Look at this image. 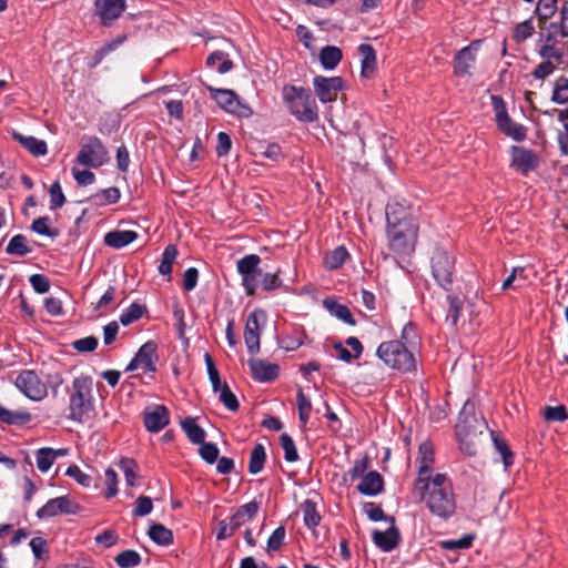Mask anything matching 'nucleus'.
Returning <instances> with one entry per match:
<instances>
[{
  "label": "nucleus",
  "mask_w": 568,
  "mask_h": 568,
  "mask_svg": "<svg viewBox=\"0 0 568 568\" xmlns=\"http://www.w3.org/2000/svg\"><path fill=\"white\" fill-rule=\"evenodd\" d=\"M455 428L460 449L469 456L476 455L478 437L487 429V423L483 416L476 415L471 400L464 403Z\"/></svg>",
  "instance_id": "obj_1"
},
{
  "label": "nucleus",
  "mask_w": 568,
  "mask_h": 568,
  "mask_svg": "<svg viewBox=\"0 0 568 568\" xmlns=\"http://www.w3.org/2000/svg\"><path fill=\"white\" fill-rule=\"evenodd\" d=\"M94 414L93 379L91 376H79L72 381L69 390V419L85 423Z\"/></svg>",
  "instance_id": "obj_2"
},
{
  "label": "nucleus",
  "mask_w": 568,
  "mask_h": 568,
  "mask_svg": "<svg viewBox=\"0 0 568 568\" xmlns=\"http://www.w3.org/2000/svg\"><path fill=\"white\" fill-rule=\"evenodd\" d=\"M283 101L288 112L298 121L313 123L318 120V108L310 89L285 85L283 88Z\"/></svg>",
  "instance_id": "obj_3"
},
{
  "label": "nucleus",
  "mask_w": 568,
  "mask_h": 568,
  "mask_svg": "<svg viewBox=\"0 0 568 568\" xmlns=\"http://www.w3.org/2000/svg\"><path fill=\"white\" fill-rule=\"evenodd\" d=\"M379 359H382L388 367L408 373L416 369V359L412 349L407 348L403 342L388 341L383 342L376 352Z\"/></svg>",
  "instance_id": "obj_4"
},
{
  "label": "nucleus",
  "mask_w": 568,
  "mask_h": 568,
  "mask_svg": "<svg viewBox=\"0 0 568 568\" xmlns=\"http://www.w3.org/2000/svg\"><path fill=\"white\" fill-rule=\"evenodd\" d=\"M455 256L442 246H435L430 257L432 275L445 291H450L455 275Z\"/></svg>",
  "instance_id": "obj_5"
},
{
  "label": "nucleus",
  "mask_w": 568,
  "mask_h": 568,
  "mask_svg": "<svg viewBox=\"0 0 568 568\" xmlns=\"http://www.w3.org/2000/svg\"><path fill=\"white\" fill-rule=\"evenodd\" d=\"M418 222H405L387 226L390 248L398 254H409L417 243Z\"/></svg>",
  "instance_id": "obj_6"
},
{
  "label": "nucleus",
  "mask_w": 568,
  "mask_h": 568,
  "mask_svg": "<svg viewBox=\"0 0 568 568\" xmlns=\"http://www.w3.org/2000/svg\"><path fill=\"white\" fill-rule=\"evenodd\" d=\"M206 88L211 94V98L225 112L243 119H247L253 114L251 106L243 102L233 90L217 89L211 85H207Z\"/></svg>",
  "instance_id": "obj_7"
},
{
  "label": "nucleus",
  "mask_w": 568,
  "mask_h": 568,
  "mask_svg": "<svg viewBox=\"0 0 568 568\" xmlns=\"http://www.w3.org/2000/svg\"><path fill=\"white\" fill-rule=\"evenodd\" d=\"M491 104L495 112L498 129L507 136L517 142H521L527 136V129L511 120L507 112V106L503 98L498 95L491 97Z\"/></svg>",
  "instance_id": "obj_8"
},
{
  "label": "nucleus",
  "mask_w": 568,
  "mask_h": 568,
  "mask_svg": "<svg viewBox=\"0 0 568 568\" xmlns=\"http://www.w3.org/2000/svg\"><path fill=\"white\" fill-rule=\"evenodd\" d=\"M418 477L415 480V489L419 493L420 498H424L429 488V477L433 471L434 465V447L428 440L423 442L418 447Z\"/></svg>",
  "instance_id": "obj_9"
},
{
  "label": "nucleus",
  "mask_w": 568,
  "mask_h": 568,
  "mask_svg": "<svg viewBox=\"0 0 568 568\" xmlns=\"http://www.w3.org/2000/svg\"><path fill=\"white\" fill-rule=\"evenodd\" d=\"M430 513L440 519L447 520L456 510V499L453 488L430 490L427 498Z\"/></svg>",
  "instance_id": "obj_10"
},
{
  "label": "nucleus",
  "mask_w": 568,
  "mask_h": 568,
  "mask_svg": "<svg viewBox=\"0 0 568 568\" xmlns=\"http://www.w3.org/2000/svg\"><path fill=\"white\" fill-rule=\"evenodd\" d=\"M109 160L108 151L97 136H89L81 145L77 162L84 166L99 168Z\"/></svg>",
  "instance_id": "obj_11"
},
{
  "label": "nucleus",
  "mask_w": 568,
  "mask_h": 568,
  "mask_svg": "<svg viewBox=\"0 0 568 568\" xmlns=\"http://www.w3.org/2000/svg\"><path fill=\"white\" fill-rule=\"evenodd\" d=\"M17 388L32 400H41L47 394V385L40 379L38 374L31 369H24L19 373L14 381Z\"/></svg>",
  "instance_id": "obj_12"
},
{
  "label": "nucleus",
  "mask_w": 568,
  "mask_h": 568,
  "mask_svg": "<svg viewBox=\"0 0 568 568\" xmlns=\"http://www.w3.org/2000/svg\"><path fill=\"white\" fill-rule=\"evenodd\" d=\"M483 40H474L468 45L462 48L454 58V73L458 77H470L471 70L477 60V53L480 50Z\"/></svg>",
  "instance_id": "obj_13"
},
{
  "label": "nucleus",
  "mask_w": 568,
  "mask_h": 568,
  "mask_svg": "<svg viewBox=\"0 0 568 568\" xmlns=\"http://www.w3.org/2000/svg\"><path fill=\"white\" fill-rule=\"evenodd\" d=\"M159 359L158 345L153 341L144 343L129 363L126 371L132 372L141 367L144 373H154Z\"/></svg>",
  "instance_id": "obj_14"
},
{
  "label": "nucleus",
  "mask_w": 568,
  "mask_h": 568,
  "mask_svg": "<svg viewBox=\"0 0 568 568\" xmlns=\"http://www.w3.org/2000/svg\"><path fill=\"white\" fill-rule=\"evenodd\" d=\"M79 510V504H77L68 495H65L49 499L41 508L37 510L36 515L39 519H44L61 514L74 515Z\"/></svg>",
  "instance_id": "obj_15"
},
{
  "label": "nucleus",
  "mask_w": 568,
  "mask_h": 568,
  "mask_svg": "<svg viewBox=\"0 0 568 568\" xmlns=\"http://www.w3.org/2000/svg\"><path fill=\"white\" fill-rule=\"evenodd\" d=\"M266 320V312L264 310H254L247 317L244 327V341L247 352L255 355L260 351V321Z\"/></svg>",
  "instance_id": "obj_16"
},
{
  "label": "nucleus",
  "mask_w": 568,
  "mask_h": 568,
  "mask_svg": "<svg viewBox=\"0 0 568 568\" xmlns=\"http://www.w3.org/2000/svg\"><path fill=\"white\" fill-rule=\"evenodd\" d=\"M314 90L322 103H329L336 100L338 91L343 89L341 77L325 78L317 75L313 81Z\"/></svg>",
  "instance_id": "obj_17"
},
{
  "label": "nucleus",
  "mask_w": 568,
  "mask_h": 568,
  "mask_svg": "<svg viewBox=\"0 0 568 568\" xmlns=\"http://www.w3.org/2000/svg\"><path fill=\"white\" fill-rule=\"evenodd\" d=\"M387 226L400 225L405 222H417L415 210L405 201H393L386 205Z\"/></svg>",
  "instance_id": "obj_18"
},
{
  "label": "nucleus",
  "mask_w": 568,
  "mask_h": 568,
  "mask_svg": "<svg viewBox=\"0 0 568 568\" xmlns=\"http://www.w3.org/2000/svg\"><path fill=\"white\" fill-rule=\"evenodd\" d=\"M95 12L103 26H110L126 10L125 0H95Z\"/></svg>",
  "instance_id": "obj_19"
},
{
  "label": "nucleus",
  "mask_w": 568,
  "mask_h": 568,
  "mask_svg": "<svg viewBox=\"0 0 568 568\" xmlns=\"http://www.w3.org/2000/svg\"><path fill=\"white\" fill-rule=\"evenodd\" d=\"M390 526L385 531L374 530L372 539L374 544L385 552H389L395 549L400 540V534L395 525V518L389 517Z\"/></svg>",
  "instance_id": "obj_20"
},
{
  "label": "nucleus",
  "mask_w": 568,
  "mask_h": 568,
  "mask_svg": "<svg viewBox=\"0 0 568 568\" xmlns=\"http://www.w3.org/2000/svg\"><path fill=\"white\" fill-rule=\"evenodd\" d=\"M510 152L511 166L524 174L532 171L538 165L537 155L531 150L513 145Z\"/></svg>",
  "instance_id": "obj_21"
},
{
  "label": "nucleus",
  "mask_w": 568,
  "mask_h": 568,
  "mask_svg": "<svg viewBox=\"0 0 568 568\" xmlns=\"http://www.w3.org/2000/svg\"><path fill=\"white\" fill-rule=\"evenodd\" d=\"M143 422L149 432L159 433L170 424V412L164 405H155L144 412Z\"/></svg>",
  "instance_id": "obj_22"
},
{
  "label": "nucleus",
  "mask_w": 568,
  "mask_h": 568,
  "mask_svg": "<svg viewBox=\"0 0 568 568\" xmlns=\"http://www.w3.org/2000/svg\"><path fill=\"white\" fill-rule=\"evenodd\" d=\"M252 377L260 383L272 382L280 374V366L260 358H251L248 361Z\"/></svg>",
  "instance_id": "obj_23"
},
{
  "label": "nucleus",
  "mask_w": 568,
  "mask_h": 568,
  "mask_svg": "<svg viewBox=\"0 0 568 568\" xmlns=\"http://www.w3.org/2000/svg\"><path fill=\"white\" fill-rule=\"evenodd\" d=\"M261 264V257L257 254H248L236 262V270L242 276V286L245 293L253 291V271Z\"/></svg>",
  "instance_id": "obj_24"
},
{
  "label": "nucleus",
  "mask_w": 568,
  "mask_h": 568,
  "mask_svg": "<svg viewBox=\"0 0 568 568\" xmlns=\"http://www.w3.org/2000/svg\"><path fill=\"white\" fill-rule=\"evenodd\" d=\"M358 493L365 496H376L384 490V479L377 470H371L363 476L357 486Z\"/></svg>",
  "instance_id": "obj_25"
},
{
  "label": "nucleus",
  "mask_w": 568,
  "mask_h": 568,
  "mask_svg": "<svg viewBox=\"0 0 568 568\" xmlns=\"http://www.w3.org/2000/svg\"><path fill=\"white\" fill-rule=\"evenodd\" d=\"M358 52L362 57L361 74L364 78H371L376 70V52L375 49L367 43L358 47Z\"/></svg>",
  "instance_id": "obj_26"
},
{
  "label": "nucleus",
  "mask_w": 568,
  "mask_h": 568,
  "mask_svg": "<svg viewBox=\"0 0 568 568\" xmlns=\"http://www.w3.org/2000/svg\"><path fill=\"white\" fill-rule=\"evenodd\" d=\"M138 239L135 231H111L104 235V244L113 248H122Z\"/></svg>",
  "instance_id": "obj_27"
},
{
  "label": "nucleus",
  "mask_w": 568,
  "mask_h": 568,
  "mask_svg": "<svg viewBox=\"0 0 568 568\" xmlns=\"http://www.w3.org/2000/svg\"><path fill=\"white\" fill-rule=\"evenodd\" d=\"M181 428L192 444L200 445L205 440L206 433L196 423V419L194 417H186L183 420H181Z\"/></svg>",
  "instance_id": "obj_28"
},
{
  "label": "nucleus",
  "mask_w": 568,
  "mask_h": 568,
  "mask_svg": "<svg viewBox=\"0 0 568 568\" xmlns=\"http://www.w3.org/2000/svg\"><path fill=\"white\" fill-rule=\"evenodd\" d=\"M323 304L325 308L331 313V315L337 317L338 320L343 321L344 323L351 326H354L356 324V321L354 320L352 312L346 305L341 304L333 298H325Z\"/></svg>",
  "instance_id": "obj_29"
},
{
  "label": "nucleus",
  "mask_w": 568,
  "mask_h": 568,
  "mask_svg": "<svg viewBox=\"0 0 568 568\" xmlns=\"http://www.w3.org/2000/svg\"><path fill=\"white\" fill-rule=\"evenodd\" d=\"M14 139L20 142V144L26 148L32 155L42 156L48 152V146L45 141L39 140L36 136H24L20 133H14Z\"/></svg>",
  "instance_id": "obj_30"
},
{
  "label": "nucleus",
  "mask_w": 568,
  "mask_h": 568,
  "mask_svg": "<svg viewBox=\"0 0 568 568\" xmlns=\"http://www.w3.org/2000/svg\"><path fill=\"white\" fill-rule=\"evenodd\" d=\"M32 418L27 410H10L0 404V422L8 425H24Z\"/></svg>",
  "instance_id": "obj_31"
},
{
  "label": "nucleus",
  "mask_w": 568,
  "mask_h": 568,
  "mask_svg": "<svg viewBox=\"0 0 568 568\" xmlns=\"http://www.w3.org/2000/svg\"><path fill=\"white\" fill-rule=\"evenodd\" d=\"M301 509L305 526L308 529H315L322 520V516L317 511L316 503L312 499H305L301 505Z\"/></svg>",
  "instance_id": "obj_32"
},
{
  "label": "nucleus",
  "mask_w": 568,
  "mask_h": 568,
  "mask_svg": "<svg viewBox=\"0 0 568 568\" xmlns=\"http://www.w3.org/2000/svg\"><path fill=\"white\" fill-rule=\"evenodd\" d=\"M343 58L342 50L335 45H326L320 52V60L324 69H335Z\"/></svg>",
  "instance_id": "obj_33"
},
{
  "label": "nucleus",
  "mask_w": 568,
  "mask_h": 568,
  "mask_svg": "<svg viewBox=\"0 0 568 568\" xmlns=\"http://www.w3.org/2000/svg\"><path fill=\"white\" fill-rule=\"evenodd\" d=\"M348 256L349 253L344 245L336 246L325 254L324 266L331 271L337 270L345 263Z\"/></svg>",
  "instance_id": "obj_34"
},
{
  "label": "nucleus",
  "mask_w": 568,
  "mask_h": 568,
  "mask_svg": "<svg viewBox=\"0 0 568 568\" xmlns=\"http://www.w3.org/2000/svg\"><path fill=\"white\" fill-rule=\"evenodd\" d=\"M241 526V517L233 514L232 516L221 520L219 523V529L216 532L217 540H225L231 537Z\"/></svg>",
  "instance_id": "obj_35"
},
{
  "label": "nucleus",
  "mask_w": 568,
  "mask_h": 568,
  "mask_svg": "<svg viewBox=\"0 0 568 568\" xmlns=\"http://www.w3.org/2000/svg\"><path fill=\"white\" fill-rule=\"evenodd\" d=\"M63 450H54L49 447H43L37 450L36 459L37 467L40 471L47 473L53 465L58 455H62Z\"/></svg>",
  "instance_id": "obj_36"
},
{
  "label": "nucleus",
  "mask_w": 568,
  "mask_h": 568,
  "mask_svg": "<svg viewBox=\"0 0 568 568\" xmlns=\"http://www.w3.org/2000/svg\"><path fill=\"white\" fill-rule=\"evenodd\" d=\"M149 537L155 544L161 546H170L173 544V532L162 524H153L148 531Z\"/></svg>",
  "instance_id": "obj_37"
},
{
  "label": "nucleus",
  "mask_w": 568,
  "mask_h": 568,
  "mask_svg": "<svg viewBox=\"0 0 568 568\" xmlns=\"http://www.w3.org/2000/svg\"><path fill=\"white\" fill-rule=\"evenodd\" d=\"M266 460V452L265 447L262 444H256L250 456L247 470L252 475H256L261 473L264 468V464Z\"/></svg>",
  "instance_id": "obj_38"
},
{
  "label": "nucleus",
  "mask_w": 568,
  "mask_h": 568,
  "mask_svg": "<svg viewBox=\"0 0 568 568\" xmlns=\"http://www.w3.org/2000/svg\"><path fill=\"white\" fill-rule=\"evenodd\" d=\"M32 248L28 245V240L23 234L14 235L6 247V253L14 256H26Z\"/></svg>",
  "instance_id": "obj_39"
},
{
  "label": "nucleus",
  "mask_w": 568,
  "mask_h": 568,
  "mask_svg": "<svg viewBox=\"0 0 568 568\" xmlns=\"http://www.w3.org/2000/svg\"><path fill=\"white\" fill-rule=\"evenodd\" d=\"M296 402H297V408H298V419L302 428H305L311 416L312 412V402L311 399L304 394L302 388H298L296 394Z\"/></svg>",
  "instance_id": "obj_40"
},
{
  "label": "nucleus",
  "mask_w": 568,
  "mask_h": 568,
  "mask_svg": "<svg viewBox=\"0 0 568 568\" xmlns=\"http://www.w3.org/2000/svg\"><path fill=\"white\" fill-rule=\"evenodd\" d=\"M217 62H221L217 67V72L224 74L233 68V62L229 59V55L223 51H214L206 59V65L213 68Z\"/></svg>",
  "instance_id": "obj_41"
},
{
  "label": "nucleus",
  "mask_w": 568,
  "mask_h": 568,
  "mask_svg": "<svg viewBox=\"0 0 568 568\" xmlns=\"http://www.w3.org/2000/svg\"><path fill=\"white\" fill-rule=\"evenodd\" d=\"M176 256H178V248L175 245L170 244L164 248V251L162 253V260L159 265V272L162 275H168V276L171 275L172 268H173V263H174Z\"/></svg>",
  "instance_id": "obj_42"
},
{
  "label": "nucleus",
  "mask_w": 568,
  "mask_h": 568,
  "mask_svg": "<svg viewBox=\"0 0 568 568\" xmlns=\"http://www.w3.org/2000/svg\"><path fill=\"white\" fill-rule=\"evenodd\" d=\"M447 301H448V311H447L445 321L452 327L456 328L457 323L460 317L463 302L457 296H453V295H448Z\"/></svg>",
  "instance_id": "obj_43"
},
{
  "label": "nucleus",
  "mask_w": 568,
  "mask_h": 568,
  "mask_svg": "<svg viewBox=\"0 0 568 568\" xmlns=\"http://www.w3.org/2000/svg\"><path fill=\"white\" fill-rule=\"evenodd\" d=\"M114 561L120 568H132L141 562V556L135 550L126 549L121 551L114 558Z\"/></svg>",
  "instance_id": "obj_44"
},
{
  "label": "nucleus",
  "mask_w": 568,
  "mask_h": 568,
  "mask_svg": "<svg viewBox=\"0 0 568 568\" xmlns=\"http://www.w3.org/2000/svg\"><path fill=\"white\" fill-rule=\"evenodd\" d=\"M475 539L474 535H464L458 539L442 540L439 547L445 550L469 549Z\"/></svg>",
  "instance_id": "obj_45"
},
{
  "label": "nucleus",
  "mask_w": 568,
  "mask_h": 568,
  "mask_svg": "<svg viewBox=\"0 0 568 568\" xmlns=\"http://www.w3.org/2000/svg\"><path fill=\"white\" fill-rule=\"evenodd\" d=\"M144 311L145 306L139 303H132L126 310L122 312L119 321L122 325L128 326L133 322L138 321L139 318H141Z\"/></svg>",
  "instance_id": "obj_46"
},
{
  "label": "nucleus",
  "mask_w": 568,
  "mask_h": 568,
  "mask_svg": "<svg viewBox=\"0 0 568 568\" xmlns=\"http://www.w3.org/2000/svg\"><path fill=\"white\" fill-rule=\"evenodd\" d=\"M493 442L496 450L499 453L503 464L505 467H509L514 463V454L511 453L507 442L499 437L498 435L493 434Z\"/></svg>",
  "instance_id": "obj_47"
},
{
  "label": "nucleus",
  "mask_w": 568,
  "mask_h": 568,
  "mask_svg": "<svg viewBox=\"0 0 568 568\" xmlns=\"http://www.w3.org/2000/svg\"><path fill=\"white\" fill-rule=\"evenodd\" d=\"M557 10V0H538L535 13L541 22L550 19Z\"/></svg>",
  "instance_id": "obj_48"
},
{
  "label": "nucleus",
  "mask_w": 568,
  "mask_h": 568,
  "mask_svg": "<svg viewBox=\"0 0 568 568\" xmlns=\"http://www.w3.org/2000/svg\"><path fill=\"white\" fill-rule=\"evenodd\" d=\"M280 443H281V446L284 450V458L287 463H295L298 460V453H297V449H296V446H295V443L293 440V438L286 434V433H283L281 436H280Z\"/></svg>",
  "instance_id": "obj_49"
},
{
  "label": "nucleus",
  "mask_w": 568,
  "mask_h": 568,
  "mask_svg": "<svg viewBox=\"0 0 568 568\" xmlns=\"http://www.w3.org/2000/svg\"><path fill=\"white\" fill-rule=\"evenodd\" d=\"M204 361L206 365L207 375L212 385V389L214 393H217L223 387L220 373L214 364L213 358L209 353L204 354Z\"/></svg>",
  "instance_id": "obj_50"
},
{
  "label": "nucleus",
  "mask_w": 568,
  "mask_h": 568,
  "mask_svg": "<svg viewBox=\"0 0 568 568\" xmlns=\"http://www.w3.org/2000/svg\"><path fill=\"white\" fill-rule=\"evenodd\" d=\"M217 393H220V402L225 406V408L230 412L239 410L240 403L226 383L223 384V387Z\"/></svg>",
  "instance_id": "obj_51"
},
{
  "label": "nucleus",
  "mask_w": 568,
  "mask_h": 568,
  "mask_svg": "<svg viewBox=\"0 0 568 568\" xmlns=\"http://www.w3.org/2000/svg\"><path fill=\"white\" fill-rule=\"evenodd\" d=\"M119 466L124 474L126 485L131 487L135 486V480L138 477V465L135 460L132 458H123L121 459Z\"/></svg>",
  "instance_id": "obj_52"
},
{
  "label": "nucleus",
  "mask_w": 568,
  "mask_h": 568,
  "mask_svg": "<svg viewBox=\"0 0 568 568\" xmlns=\"http://www.w3.org/2000/svg\"><path fill=\"white\" fill-rule=\"evenodd\" d=\"M50 224V217L49 216H41L36 220H33L31 224V230L40 235H45L49 237H55L58 236L59 232L55 229H51L49 226Z\"/></svg>",
  "instance_id": "obj_53"
},
{
  "label": "nucleus",
  "mask_w": 568,
  "mask_h": 568,
  "mask_svg": "<svg viewBox=\"0 0 568 568\" xmlns=\"http://www.w3.org/2000/svg\"><path fill=\"white\" fill-rule=\"evenodd\" d=\"M281 270L277 268L275 272H266L261 278V286L264 291L271 292L282 287L283 281L280 277Z\"/></svg>",
  "instance_id": "obj_54"
},
{
  "label": "nucleus",
  "mask_w": 568,
  "mask_h": 568,
  "mask_svg": "<svg viewBox=\"0 0 568 568\" xmlns=\"http://www.w3.org/2000/svg\"><path fill=\"white\" fill-rule=\"evenodd\" d=\"M199 454L204 462L212 465L217 460L220 450L214 443L204 440L200 444Z\"/></svg>",
  "instance_id": "obj_55"
},
{
  "label": "nucleus",
  "mask_w": 568,
  "mask_h": 568,
  "mask_svg": "<svg viewBox=\"0 0 568 568\" xmlns=\"http://www.w3.org/2000/svg\"><path fill=\"white\" fill-rule=\"evenodd\" d=\"M49 193H50V209L51 210H57L64 205L65 196L62 192V187H61V184L59 181H54L50 185Z\"/></svg>",
  "instance_id": "obj_56"
},
{
  "label": "nucleus",
  "mask_w": 568,
  "mask_h": 568,
  "mask_svg": "<svg viewBox=\"0 0 568 568\" xmlns=\"http://www.w3.org/2000/svg\"><path fill=\"white\" fill-rule=\"evenodd\" d=\"M535 32V27L531 19L520 22L516 26L514 31V39L520 43L530 38Z\"/></svg>",
  "instance_id": "obj_57"
},
{
  "label": "nucleus",
  "mask_w": 568,
  "mask_h": 568,
  "mask_svg": "<svg viewBox=\"0 0 568 568\" xmlns=\"http://www.w3.org/2000/svg\"><path fill=\"white\" fill-rule=\"evenodd\" d=\"M551 100L559 104L568 101V79L559 78L556 81Z\"/></svg>",
  "instance_id": "obj_58"
},
{
  "label": "nucleus",
  "mask_w": 568,
  "mask_h": 568,
  "mask_svg": "<svg viewBox=\"0 0 568 568\" xmlns=\"http://www.w3.org/2000/svg\"><path fill=\"white\" fill-rule=\"evenodd\" d=\"M285 536H286L285 526L281 525L268 537L266 550L267 551H276V550H278L282 547V545L284 544Z\"/></svg>",
  "instance_id": "obj_59"
},
{
  "label": "nucleus",
  "mask_w": 568,
  "mask_h": 568,
  "mask_svg": "<svg viewBox=\"0 0 568 568\" xmlns=\"http://www.w3.org/2000/svg\"><path fill=\"white\" fill-rule=\"evenodd\" d=\"M260 504L256 500H252L245 505H242L234 514L241 517V521L244 525L246 521L252 520L258 513Z\"/></svg>",
  "instance_id": "obj_60"
},
{
  "label": "nucleus",
  "mask_w": 568,
  "mask_h": 568,
  "mask_svg": "<svg viewBox=\"0 0 568 568\" xmlns=\"http://www.w3.org/2000/svg\"><path fill=\"white\" fill-rule=\"evenodd\" d=\"M65 475L73 478L82 487H90L92 477L81 470L78 465H71L67 468Z\"/></svg>",
  "instance_id": "obj_61"
},
{
  "label": "nucleus",
  "mask_w": 568,
  "mask_h": 568,
  "mask_svg": "<svg viewBox=\"0 0 568 568\" xmlns=\"http://www.w3.org/2000/svg\"><path fill=\"white\" fill-rule=\"evenodd\" d=\"M153 509V501L149 496L141 495L135 500V507L132 511L134 517H144Z\"/></svg>",
  "instance_id": "obj_62"
},
{
  "label": "nucleus",
  "mask_w": 568,
  "mask_h": 568,
  "mask_svg": "<svg viewBox=\"0 0 568 568\" xmlns=\"http://www.w3.org/2000/svg\"><path fill=\"white\" fill-rule=\"evenodd\" d=\"M407 348H415L418 344V335L416 333L415 326L412 323H407L404 325L400 334V341Z\"/></svg>",
  "instance_id": "obj_63"
},
{
  "label": "nucleus",
  "mask_w": 568,
  "mask_h": 568,
  "mask_svg": "<svg viewBox=\"0 0 568 568\" xmlns=\"http://www.w3.org/2000/svg\"><path fill=\"white\" fill-rule=\"evenodd\" d=\"M544 417L547 420L564 422L568 418L567 409L564 405L547 406L544 410Z\"/></svg>",
  "instance_id": "obj_64"
}]
</instances>
